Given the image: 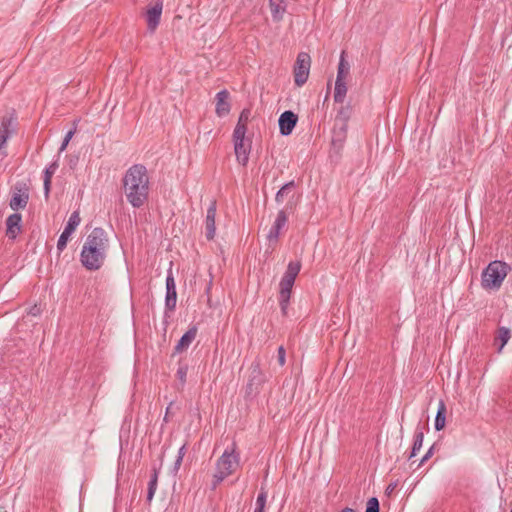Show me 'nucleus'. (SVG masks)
<instances>
[{
    "label": "nucleus",
    "mask_w": 512,
    "mask_h": 512,
    "mask_svg": "<svg viewBox=\"0 0 512 512\" xmlns=\"http://www.w3.org/2000/svg\"><path fill=\"white\" fill-rule=\"evenodd\" d=\"M265 382V375L260 368V363L254 361L249 368L248 382L245 387V397H255Z\"/></svg>",
    "instance_id": "nucleus-5"
},
{
    "label": "nucleus",
    "mask_w": 512,
    "mask_h": 512,
    "mask_svg": "<svg viewBox=\"0 0 512 512\" xmlns=\"http://www.w3.org/2000/svg\"><path fill=\"white\" fill-rule=\"evenodd\" d=\"M424 439V433L419 427L415 431L413 446L409 455V459L416 456L417 452L421 449Z\"/></svg>",
    "instance_id": "nucleus-27"
},
{
    "label": "nucleus",
    "mask_w": 512,
    "mask_h": 512,
    "mask_svg": "<svg viewBox=\"0 0 512 512\" xmlns=\"http://www.w3.org/2000/svg\"><path fill=\"white\" fill-rule=\"evenodd\" d=\"M40 313H41V308H40V306H38V305H34V306H32V307L29 309V311H28V314H29V315H33V316H37V315H39Z\"/></svg>",
    "instance_id": "nucleus-39"
},
{
    "label": "nucleus",
    "mask_w": 512,
    "mask_h": 512,
    "mask_svg": "<svg viewBox=\"0 0 512 512\" xmlns=\"http://www.w3.org/2000/svg\"><path fill=\"white\" fill-rule=\"evenodd\" d=\"M311 66L310 55L306 52H300L294 65V82L301 87L307 82Z\"/></svg>",
    "instance_id": "nucleus-6"
},
{
    "label": "nucleus",
    "mask_w": 512,
    "mask_h": 512,
    "mask_svg": "<svg viewBox=\"0 0 512 512\" xmlns=\"http://www.w3.org/2000/svg\"><path fill=\"white\" fill-rule=\"evenodd\" d=\"M239 465V455L235 454V443L231 451L225 450L218 459L216 473L213 476V488H216L226 477L233 474Z\"/></svg>",
    "instance_id": "nucleus-4"
},
{
    "label": "nucleus",
    "mask_w": 512,
    "mask_h": 512,
    "mask_svg": "<svg viewBox=\"0 0 512 512\" xmlns=\"http://www.w3.org/2000/svg\"><path fill=\"white\" fill-rule=\"evenodd\" d=\"M21 221L22 216L19 213L8 216L6 219V236L9 239H16L17 235L21 232Z\"/></svg>",
    "instance_id": "nucleus-15"
},
{
    "label": "nucleus",
    "mask_w": 512,
    "mask_h": 512,
    "mask_svg": "<svg viewBox=\"0 0 512 512\" xmlns=\"http://www.w3.org/2000/svg\"><path fill=\"white\" fill-rule=\"evenodd\" d=\"M397 484L396 483H391L389 484L387 487H386V490H385V493L387 495H391L393 493V491L395 490Z\"/></svg>",
    "instance_id": "nucleus-42"
},
{
    "label": "nucleus",
    "mask_w": 512,
    "mask_h": 512,
    "mask_svg": "<svg viewBox=\"0 0 512 512\" xmlns=\"http://www.w3.org/2000/svg\"><path fill=\"white\" fill-rule=\"evenodd\" d=\"M177 292L174 277L171 272L168 273L166 278V298L165 307L169 311H173L176 307Z\"/></svg>",
    "instance_id": "nucleus-14"
},
{
    "label": "nucleus",
    "mask_w": 512,
    "mask_h": 512,
    "mask_svg": "<svg viewBox=\"0 0 512 512\" xmlns=\"http://www.w3.org/2000/svg\"><path fill=\"white\" fill-rule=\"evenodd\" d=\"M188 372V365H180L177 369L176 376L181 382V385L184 386L186 383V377Z\"/></svg>",
    "instance_id": "nucleus-33"
},
{
    "label": "nucleus",
    "mask_w": 512,
    "mask_h": 512,
    "mask_svg": "<svg viewBox=\"0 0 512 512\" xmlns=\"http://www.w3.org/2000/svg\"><path fill=\"white\" fill-rule=\"evenodd\" d=\"M300 269H301L300 261H291L287 266V270L284 273V276H286V278H292L295 280L297 275L300 272Z\"/></svg>",
    "instance_id": "nucleus-30"
},
{
    "label": "nucleus",
    "mask_w": 512,
    "mask_h": 512,
    "mask_svg": "<svg viewBox=\"0 0 512 512\" xmlns=\"http://www.w3.org/2000/svg\"><path fill=\"white\" fill-rule=\"evenodd\" d=\"M234 151L239 164L246 166L249 160L251 143L245 136H233Z\"/></svg>",
    "instance_id": "nucleus-9"
},
{
    "label": "nucleus",
    "mask_w": 512,
    "mask_h": 512,
    "mask_svg": "<svg viewBox=\"0 0 512 512\" xmlns=\"http://www.w3.org/2000/svg\"><path fill=\"white\" fill-rule=\"evenodd\" d=\"M71 236V233H67L66 231H63L58 239L57 242V249L59 252H62L67 245V242L69 240V237Z\"/></svg>",
    "instance_id": "nucleus-32"
},
{
    "label": "nucleus",
    "mask_w": 512,
    "mask_h": 512,
    "mask_svg": "<svg viewBox=\"0 0 512 512\" xmlns=\"http://www.w3.org/2000/svg\"><path fill=\"white\" fill-rule=\"evenodd\" d=\"M433 449H434V446H431L429 448V450L426 452V454L423 456V458L421 459V462L419 465L423 464L424 462H426L429 458L432 457L433 455Z\"/></svg>",
    "instance_id": "nucleus-40"
},
{
    "label": "nucleus",
    "mask_w": 512,
    "mask_h": 512,
    "mask_svg": "<svg viewBox=\"0 0 512 512\" xmlns=\"http://www.w3.org/2000/svg\"><path fill=\"white\" fill-rule=\"evenodd\" d=\"M277 358H278V363L280 366H284L285 362H286V351L284 349L283 346H280L278 348V355H277Z\"/></svg>",
    "instance_id": "nucleus-37"
},
{
    "label": "nucleus",
    "mask_w": 512,
    "mask_h": 512,
    "mask_svg": "<svg viewBox=\"0 0 512 512\" xmlns=\"http://www.w3.org/2000/svg\"><path fill=\"white\" fill-rule=\"evenodd\" d=\"M250 109H243L239 115L238 122L233 132V136H245L247 132V124L250 119Z\"/></svg>",
    "instance_id": "nucleus-19"
},
{
    "label": "nucleus",
    "mask_w": 512,
    "mask_h": 512,
    "mask_svg": "<svg viewBox=\"0 0 512 512\" xmlns=\"http://www.w3.org/2000/svg\"><path fill=\"white\" fill-rule=\"evenodd\" d=\"M342 512H356V511L351 508H345L342 510Z\"/></svg>",
    "instance_id": "nucleus-44"
},
{
    "label": "nucleus",
    "mask_w": 512,
    "mask_h": 512,
    "mask_svg": "<svg viewBox=\"0 0 512 512\" xmlns=\"http://www.w3.org/2000/svg\"><path fill=\"white\" fill-rule=\"evenodd\" d=\"M182 461H183V458H181V456H177V458H176V460L174 462V467H173V470L175 472H177L180 469Z\"/></svg>",
    "instance_id": "nucleus-41"
},
{
    "label": "nucleus",
    "mask_w": 512,
    "mask_h": 512,
    "mask_svg": "<svg viewBox=\"0 0 512 512\" xmlns=\"http://www.w3.org/2000/svg\"><path fill=\"white\" fill-rule=\"evenodd\" d=\"M157 483H158V470L156 468H154L153 473L150 478V481L148 483V490H147V501L148 502H151V500L154 497L155 491L157 489Z\"/></svg>",
    "instance_id": "nucleus-28"
},
{
    "label": "nucleus",
    "mask_w": 512,
    "mask_h": 512,
    "mask_svg": "<svg viewBox=\"0 0 512 512\" xmlns=\"http://www.w3.org/2000/svg\"><path fill=\"white\" fill-rule=\"evenodd\" d=\"M216 107L215 112L217 116L223 117L229 114L231 110L230 93L228 90L223 89L215 96Z\"/></svg>",
    "instance_id": "nucleus-13"
},
{
    "label": "nucleus",
    "mask_w": 512,
    "mask_h": 512,
    "mask_svg": "<svg viewBox=\"0 0 512 512\" xmlns=\"http://www.w3.org/2000/svg\"><path fill=\"white\" fill-rule=\"evenodd\" d=\"M13 119L12 117H3L2 122L0 125V151L5 146L7 140L13 133V130L11 129Z\"/></svg>",
    "instance_id": "nucleus-20"
},
{
    "label": "nucleus",
    "mask_w": 512,
    "mask_h": 512,
    "mask_svg": "<svg viewBox=\"0 0 512 512\" xmlns=\"http://www.w3.org/2000/svg\"><path fill=\"white\" fill-rule=\"evenodd\" d=\"M80 222H81V218H80L79 211H74L70 215L69 220L64 228V231L72 234L76 230V228L80 224Z\"/></svg>",
    "instance_id": "nucleus-29"
},
{
    "label": "nucleus",
    "mask_w": 512,
    "mask_h": 512,
    "mask_svg": "<svg viewBox=\"0 0 512 512\" xmlns=\"http://www.w3.org/2000/svg\"><path fill=\"white\" fill-rule=\"evenodd\" d=\"M123 188L127 201L134 207H142L148 200L149 176L144 165L135 164L125 173Z\"/></svg>",
    "instance_id": "nucleus-2"
},
{
    "label": "nucleus",
    "mask_w": 512,
    "mask_h": 512,
    "mask_svg": "<svg viewBox=\"0 0 512 512\" xmlns=\"http://www.w3.org/2000/svg\"><path fill=\"white\" fill-rule=\"evenodd\" d=\"M511 338V331L507 327H499L496 331L494 338V345H497V352L501 353L504 346L507 344L509 339Z\"/></svg>",
    "instance_id": "nucleus-22"
},
{
    "label": "nucleus",
    "mask_w": 512,
    "mask_h": 512,
    "mask_svg": "<svg viewBox=\"0 0 512 512\" xmlns=\"http://www.w3.org/2000/svg\"><path fill=\"white\" fill-rule=\"evenodd\" d=\"M295 189L296 183L294 180L283 185L275 196V201L277 204H285L282 209L293 210L296 200H295Z\"/></svg>",
    "instance_id": "nucleus-7"
},
{
    "label": "nucleus",
    "mask_w": 512,
    "mask_h": 512,
    "mask_svg": "<svg viewBox=\"0 0 512 512\" xmlns=\"http://www.w3.org/2000/svg\"><path fill=\"white\" fill-rule=\"evenodd\" d=\"M73 135H74V131L73 130H70L66 134V136L64 137L63 142H62V144L60 146L59 152H62V151H64L66 149V147L68 146V144H69L71 138L73 137Z\"/></svg>",
    "instance_id": "nucleus-36"
},
{
    "label": "nucleus",
    "mask_w": 512,
    "mask_h": 512,
    "mask_svg": "<svg viewBox=\"0 0 512 512\" xmlns=\"http://www.w3.org/2000/svg\"><path fill=\"white\" fill-rule=\"evenodd\" d=\"M197 327L192 326L184 333L174 348V354L182 353L188 349L197 336Z\"/></svg>",
    "instance_id": "nucleus-18"
},
{
    "label": "nucleus",
    "mask_w": 512,
    "mask_h": 512,
    "mask_svg": "<svg viewBox=\"0 0 512 512\" xmlns=\"http://www.w3.org/2000/svg\"><path fill=\"white\" fill-rule=\"evenodd\" d=\"M347 94V84L345 80H336L334 88V101L343 103Z\"/></svg>",
    "instance_id": "nucleus-25"
},
{
    "label": "nucleus",
    "mask_w": 512,
    "mask_h": 512,
    "mask_svg": "<svg viewBox=\"0 0 512 512\" xmlns=\"http://www.w3.org/2000/svg\"><path fill=\"white\" fill-rule=\"evenodd\" d=\"M266 500H267V492L262 487L257 496V499H256V508H255L254 512H265Z\"/></svg>",
    "instance_id": "nucleus-31"
},
{
    "label": "nucleus",
    "mask_w": 512,
    "mask_h": 512,
    "mask_svg": "<svg viewBox=\"0 0 512 512\" xmlns=\"http://www.w3.org/2000/svg\"><path fill=\"white\" fill-rule=\"evenodd\" d=\"M287 222H288L287 209H281L278 212L276 219L267 234V239L269 240V242L277 243L282 230L284 228H286V226H287Z\"/></svg>",
    "instance_id": "nucleus-10"
},
{
    "label": "nucleus",
    "mask_w": 512,
    "mask_h": 512,
    "mask_svg": "<svg viewBox=\"0 0 512 512\" xmlns=\"http://www.w3.org/2000/svg\"><path fill=\"white\" fill-rule=\"evenodd\" d=\"M58 167H59L58 161H54L44 170V195H45L46 199L49 198V194L51 191L52 177L55 174Z\"/></svg>",
    "instance_id": "nucleus-21"
},
{
    "label": "nucleus",
    "mask_w": 512,
    "mask_h": 512,
    "mask_svg": "<svg viewBox=\"0 0 512 512\" xmlns=\"http://www.w3.org/2000/svg\"><path fill=\"white\" fill-rule=\"evenodd\" d=\"M297 122L298 116L293 111H284L278 119L280 134L283 136L290 135L293 129L295 128Z\"/></svg>",
    "instance_id": "nucleus-12"
},
{
    "label": "nucleus",
    "mask_w": 512,
    "mask_h": 512,
    "mask_svg": "<svg viewBox=\"0 0 512 512\" xmlns=\"http://www.w3.org/2000/svg\"><path fill=\"white\" fill-rule=\"evenodd\" d=\"M380 505L376 497H372L367 501L365 512H379Z\"/></svg>",
    "instance_id": "nucleus-34"
},
{
    "label": "nucleus",
    "mask_w": 512,
    "mask_h": 512,
    "mask_svg": "<svg viewBox=\"0 0 512 512\" xmlns=\"http://www.w3.org/2000/svg\"><path fill=\"white\" fill-rule=\"evenodd\" d=\"M28 200V192L26 190L22 191V189L15 186L13 195L9 202V206L12 210L18 211L20 209H24L27 206Z\"/></svg>",
    "instance_id": "nucleus-16"
},
{
    "label": "nucleus",
    "mask_w": 512,
    "mask_h": 512,
    "mask_svg": "<svg viewBox=\"0 0 512 512\" xmlns=\"http://www.w3.org/2000/svg\"><path fill=\"white\" fill-rule=\"evenodd\" d=\"M215 216H216V201L213 200L207 209L205 221V235L208 240H212L215 236Z\"/></svg>",
    "instance_id": "nucleus-17"
},
{
    "label": "nucleus",
    "mask_w": 512,
    "mask_h": 512,
    "mask_svg": "<svg viewBox=\"0 0 512 512\" xmlns=\"http://www.w3.org/2000/svg\"><path fill=\"white\" fill-rule=\"evenodd\" d=\"M294 282V279L286 278V276H283L280 281L279 304L283 316L287 315L290 295Z\"/></svg>",
    "instance_id": "nucleus-11"
},
{
    "label": "nucleus",
    "mask_w": 512,
    "mask_h": 512,
    "mask_svg": "<svg viewBox=\"0 0 512 512\" xmlns=\"http://www.w3.org/2000/svg\"><path fill=\"white\" fill-rule=\"evenodd\" d=\"M2 512H7V511L3 510Z\"/></svg>",
    "instance_id": "nucleus-45"
},
{
    "label": "nucleus",
    "mask_w": 512,
    "mask_h": 512,
    "mask_svg": "<svg viewBox=\"0 0 512 512\" xmlns=\"http://www.w3.org/2000/svg\"><path fill=\"white\" fill-rule=\"evenodd\" d=\"M446 422V406L443 401L440 402L437 414L435 417V429L437 431L442 430L445 427Z\"/></svg>",
    "instance_id": "nucleus-26"
},
{
    "label": "nucleus",
    "mask_w": 512,
    "mask_h": 512,
    "mask_svg": "<svg viewBox=\"0 0 512 512\" xmlns=\"http://www.w3.org/2000/svg\"><path fill=\"white\" fill-rule=\"evenodd\" d=\"M173 406H174V402L171 401L169 403V405L167 406V408H166V413H165V416H164V421L165 422H169L170 415L174 413L173 412Z\"/></svg>",
    "instance_id": "nucleus-38"
},
{
    "label": "nucleus",
    "mask_w": 512,
    "mask_h": 512,
    "mask_svg": "<svg viewBox=\"0 0 512 512\" xmlns=\"http://www.w3.org/2000/svg\"><path fill=\"white\" fill-rule=\"evenodd\" d=\"M509 270V265L503 261L495 260L490 262L482 272L481 286L485 290H498Z\"/></svg>",
    "instance_id": "nucleus-3"
},
{
    "label": "nucleus",
    "mask_w": 512,
    "mask_h": 512,
    "mask_svg": "<svg viewBox=\"0 0 512 512\" xmlns=\"http://www.w3.org/2000/svg\"><path fill=\"white\" fill-rule=\"evenodd\" d=\"M351 116V107L350 106H342L337 113V118L346 122Z\"/></svg>",
    "instance_id": "nucleus-35"
},
{
    "label": "nucleus",
    "mask_w": 512,
    "mask_h": 512,
    "mask_svg": "<svg viewBox=\"0 0 512 512\" xmlns=\"http://www.w3.org/2000/svg\"><path fill=\"white\" fill-rule=\"evenodd\" d=\"M163 9L162 0H151L144 13L147 22V27L150 32H154L159 25Z\"/></svg>",
    "instance_id": "nucleus-8"
},
{
    "label": "nucleus",
    "mask_w": 512,
    "mask_h": 512,
    "mask_svg": "<svg viewBox=\"0 0 512 512\" xmlns=\"http://www.w3.org/2000/svg\"><path fill=\"white\" fill-rule=\"evenodd\" d=\"M510 512H512V510Z\"/></svg>",
    "instance_id": "nucleus-46"
},
{
    "label": "nucleus",
    "mask_w": 512,
    "mask_h": 512,
    "mask_svg": "<svg viewBox=\"0 0 512 512\" xmlns=\"http://www.w3.org/2000/svg\"><path fill=\"white\" fill-rule=\"evenodd\" d=\"M109 248L108 235L103 228L96 227L87 236L82 247L80 260L89 271L99 270L107 257Z\"/></svg>",
    "instance_id": "nucleus-1"
},
{
    "label": "nucleus",
    "mask_w": 512,
    "mask_h": 512,
    "mask_svg": "<svg viewBox=\"0 0 512 512\" xmlns=\"http://www.w3.org/2000/svg\"><path fill=\"white\" fill-rule=\"evenodd\" d=\"M345 51H342L337 69L336 80H345L350 72V64L345 59Z\"/></svg>",
    "instance_id": "nucleus-24"
},
{
    "label": "nucleus",
    "mask_w": 512,
    "mask_h": 512,
    "mask_svg": "<svg viewBox=\"0 0 512 512\" xmlns=\"http://www.w3.org/2000/svg\"><path fill=\"white\" fill-rule=\"evenodd\" d=\"M269 4L273 19L280 21L286 11V0H269Z\"/></svg>",
    "instance_id": "nucleus-23"
},
{
    "label": "nucleus",
    "mask_w": 512,
    "mask_h": 512,
    "mask_svg": "<svg viewBox=\"0 0 512 512\" xmlns=\"http://www.w3.org/2000/svg\"><path fill=\"white\" fill-rule=\"evenodd\" d=\"M186 454V445H182L178 451V455L177 456H181V458H184Z\"/></svg>",
    "instance_id": "nucleus-43"
}]
</instances>
